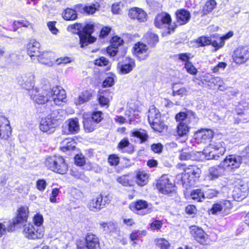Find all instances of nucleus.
<instances>
[{"mask_svg": "<svg viewBox=\"0 0 249 249\" xmlns=\"http://www.w3.org/2000/svg\"><path fill=\"white\" fill-rule=\"evenodd\" d=\"M214 135L210 129H201L194 134V138L198 143H208L211 142Z\"/></svg>", "mask_w": 249, "mask_h": 249, "instance_id": "nucleus-14", "label": "nucleus"}, {"mask_svg": "<svg viewBox=\"0 0 249 249\" xmlns=\"http://www.w3.org/2000/svg\"><path fill=\"white\" fill-rule=\"evenodd\" d=\"M100 228L106 233H114L116 229V225L112 222H104L101 221L99 223Z\"/></svg>", "mask_w": 249, "mask_h": 249, "instance_id": "nucleus-36", "label": "nucleus"}, {"mask_svg": "<svg viewBox=\"0 0 249 249\" xmlns=\"http://www.w3.org/2000/svg\"><path fill=\"white\" fill-rule=\"evenodd\" d=\"M176 15L177 23L180 25L187 23L191 18L190 12L183 9L178 10Z\"/></svg>", "mask_w": 249, "mask_h": 249, "instance_id": "nucleus-28", "label": "nucleus"}, {"mask_svg": "<svg viewBox=\"0 0 249 249\" xmlns=\"http://www.w3.org/2000/svg\"><path fill=\"white\" fill-rule=\"evenodd\" d=\"M145 38L148 45L151 47H155L159 42V38L157 35L148 32L145 35Z\"/></svg>", "mask_w": 249, "mask_h": 249, "instance_id": "nucleus-33", "label": "nucleus"}, {"mask_svg": "<svg viewBox=\"0 0 249 249\" xmlns=\"http://www.w3.org/2000/svg\"><path fill=\"white\" fill-rule=\"evenodd\" d=\"M123 43V40L117 36H114L111 39V46L107 49V53L110 56H115L118 52V48Z\"/></svg>", "mask_w": 249, "mask_h": 249, "instance_id": "nucleus-25", "label": "nucleus"}, {"mask_svg": "<svg viewBox=\"0 0 249 249\" xmlns=\"http://www.w3.org/2000/svg\"><path fill=\"white\" fill-rule=\"evenodd\" d=\"M185 68L187 71L191 74L195 75L197 72V69L190 61L186 62L185 63Z\"/></svg>", "mask_w": 249, "mask_h": 249, "instance_id": "nucleus-52", "label": "nucleus"}, {"mask_svg": "<svg viewBox=\"0 0 249 249\" xmlns=\"http://www.w3.org/2000/svg\"><path fill=\"white\" fill-rule=\"evenodd\" d=\"M35 226L36 228H41L40 226L43 222V216L40 213H36L35 215L33 218Z\"/></svg>", "mask_w": 249, "mask_h": 249, "instance_id": "nucleus-51", "label": "nucleus"}, {"mask_svg": "<svg viewBox=\"0 0 249 249\" xmlns=\"http://www.w3.org/2000/svg\"><path fill=\"white\" fill-rule=\"evenodd\" d=\"M223 83V80L221 77H215L213 76L211 84H208V86L210 88H212L213 86H217L218 85Z\"/></svg>", "mask_w": 249, "mask_h": 249, "instance_id": "nucleus-54", "label": "nucleus"}, {"mask_svg": "<svg viewBox=\"0 0 249 249\" xmlns=\"http://www.w3.org/2000/svg\"><path fill=\"white\" fill-rule=\"evenodd\" d=\"M187 117V112H180L177 114H176L175 116L176 120L177 122H178L179 123H186V120Z\"/></svg>", "mask_w": 249, "mask_h": 249, "instance_id": "nucleus-55", "label": "nucleus"}, {"mask_svg": "<svg viewBox=\"0 0 249 249\" xmlns=\"http://www.w3.org/2000/svg\"><path fill=\"white\" fill-rule=\"evenodd\" d=\"M36 58L38 61L41 64L49 66H51L53 64V62L51 58L50 53H43L42 55L40 54Z\"/></svg>", "mask_w": 249, "mask_h": 249, "instance_id": "nucleus-40", "label": "nucleus"}, {"mask_svg": "<svg viewBox=\"0 0 249 249\" xmlns=\"http://www.w3.org/2000/svg\"><path fill=\"white\" fill-rule=\"evenodd\" d=\"M184 173L182 176L181 181L187 188L194 184L196 179L199 177L201 170L196 166L190 165L184 169Z\"/></svg>", "mask_w": 249, "mask_h": 249, "instance_id": "nucleus-4", "label": "nucleus"}, {"mask_svg": "<svg viewBox=\"0 0 249 249\" xmlns=\"http://www.w3.org/2000/svg\"><path fill=\"white\" fill-rule=\"evenodd\" d=\"M108 161L111 166H116L119 163V158L116 155H110L108 158Z\"/></svg>", "mask_w": 249, "mask_h": 249, "instance_id": "nucleus-56", "label": "nucleus"}, {"mask_svg": "<svg viewBox=\"0 0 249 249\" xmlns=\"http://www.w3.org/2000/svg\"><path fill=\"white\" fill-rule=\"evenodd\" d=\"M75 142L69 139H66L62 142V149L63 151L73 150L75 148Z\"/></svg>", "mask_w": 249, "mask_h": 249, "instance_id": "nucleus-45", "label": "nucleus"}, {"mask_svg": "<svg viewBox=\"0 0 249 249\" xmlns=\"http://www.w3.org/2000/svg\"><path fill=\"white\" fill-rule=\"evenodd\" d=\"M99 5L95 4H91L89 5L83 6L81 4L75 6V8L78 12L82 13H86L88 15L93 14L98 9Z\"/></svg>", "mask_w": 249, "mask_h": 249, "instance_id": "nucleus-29", "label": "nucleus"}, {"mask_svg": "<svg viewBox=\"0 0 249 249\" xmlns=\"http://www.w3.org/2000/svg\"><path fill=\"white\" fill-rule=\"evenodd\" d=\"M185 120L186 121V124H187L191 128L197 124L199 119L196 116L195 112L191 110H188L187 111V117Z\"/></svg>", "mask_w": 249, "mask_h": 249, "instance_id": "nucleus-34", "label": "nucleus"}, {"mask_svg": "<svg viewBox=\"0 0 249 249\" xmlns=\"http://www.w3.org/2000/svg\"><path fill=\"white\" fill-rule=\"evenodd\" d=\"M242 163V157L235 155H230L221 162V166L225 170L231 171L238 169Z\"/></svg>", "mask_w": 249, "mask_h": 249, "instance_id": "nucleus-6", "label": "nucleus"}, {"mask_svg": "<svg viewBox=\"0 0 249 249\" xmlns=\"http://www.w3.org/2000/svg\"><path fill=\"white\" fill-rule=\"evenodd\" d=\"M160 113L154 106L150 107L148 115V122L152 129L158 132H162L165 128L164 123L160 119Z\"/></svg>", "mask_w": 249, "mask_h": 249, "instance_id": "nucleus-3", "label": "nucleus"}, {"mask_svg": "<svg viewBox=\"0 0 249 249\" xmlns=\"http://www.w3.org/2000/svg\"><path fill=\"white\" fill-rule=\"evenodd\" d=\"M91 93L89 91L85 90L80 93L79 97L75 99L74 103L76 105H81L90 100Z\"/></svg>", "mask_w": 249, "mask_h": 249, "instance_id": "nucleus-37", "label": "nucleus"}, {"mask_svg": "<svg viewBox=\"0 0 249 249\" xmlns=\"http://www.w3.org/2000/svg\"><path fill=\"white\" fill-rule=\"evenodd\" d=\"M56 126L55 123L53 122L51 119L47 116L45 118L41 119L40 122L39 129L43 132L52 134L54 132Z\"/></svg>", "mask_w": 249, "mask_h": 249, "instance_id": "nucleus-21", "label": "nucleus"}, {"mask_svg": "<svg viewBox=\"0 0 249 249\" xmlns=\"http://www.w3.org/2000/svg\"><path fill=\"white\" fill-rule=\"evenodd\" d=\"M156 246L158 249H169V243L164 238L158 239L156 241Z\"/></svg>", "mask_w": 249, "mask_h": 249, "instance_id": "nucleus-48", "label": "nucleus"}, {"mask_svg": "<svg viewBox=\"0 0 249 249\" xmlns=\"http://www.w3.org/2000/svg\"><path fill=\"white\" fill-rule=\"evenodd\" d=\"M40 43L35 39H31L27 45V53L31 57L39 56L40 54Z\"/></svg>", "mask_w": 249, "mask_h": 249, "instance_id": "nucleus-24", "label": "nucleus"}, {"mask_svg": "<svg viewBox=\"0 0 249 249\" xmlns=\"http://www.w3.org/2000/svg\"><path fill=\"white\" fill-rule=\"evenodd\" d=\"M232 57L238 64L245 63L249 60V45L240 46L234 51Z\"/></svg>", "mask_w": 249, "mask_h": 249, "instance_id": "nucleus-7", "label": "nucleus"}, {"mask_svg": "<svg viewBox=\"0 0 249 249\" xmlns=\"http://www.w3.org/2000/svg\"><path fill=\"white\" fill-rule=\"evenodd\" d=\"M102 112L100 111H94L92 113L90 119H92L96 124H98L103 119Z\"/></svg>", "mask_w": 249, "mask_h": 249, "instance_id": "nucleus-50", "label": "nucleus"}, {"mask_svg": "<svg viewBox=\"0 0 249 249\" xmlns=\"http://www.w3.org/2000/svg\"><path fill=\"white\" fill-rule=\"evenodd\" d=\"M11 128L9 124L0 125V138L7 139L11 134Z\"/></svg>", "mask_w": 249, "mask_h": 249, "instance_id": "nucleus-42", "label": "nucleus"}, {"mask_svg": "<svg viewBox=\"0 0 249 249\" xmlns=\"http://www.w3.org/2000/svg\"><path fill=\"white\" fill-rule=\"evenodd\" d=\"M174 184L169 180L166 175L162 176L158 181L157 187L160 192L168 194L174 190Z\"/></svg>", "mask_w": 249, "mask_h": 249, "instance_id": "nucleus-17", "label": "nucleus"}, {"mask_svg": "<svg viewBox=\"0 0 249 249\" xmlns=\"http://www.w3.org/2000/svg\"><path fill=\"white\" fill-rule=\"evenodd\" d=\"M190 233L195 239L202 245H207L209 243L208 235L201 229L196 226L190 227Z\"/></svg>", "mask_w": 249, "mask_h": 249, "instance_id": "nucleus-12", "label": "nucleus"}, {"mask_svg": "<svg viewBox=\"0 0 249 249\" xmlns=\"http://www.w3.org/2000/svg\"><path fill=\"white\" fill-rule=\"evenodd\" d=\"M249 188L246 184H239L235 186L233 191V197L237 201L245 198L248 194Z\"/></svg>", "mask_w": 249, "mask_h": 249, "instance_id": "nucleus-18", "label": "nucleus"}, {"mask_svg": "<svg viewBox=\"0 0 249 249\" xmlns=\"http://www.w3.org/2000/svg\"><path fill=\"white\" fill-rule=\"evenodd\" d=\"M64 112L62 110H55L47 116L57 126L64 120Z\"/></svg>", "mask_w": 249, "mask_h": 249, "instance_id": "nucleus-30", "label": "nucleus"}, {"mask_svg": "<svg viewBox=\"0 0 249 249\" xmlns=\"http://www.w3.org/2000/svg\"><path fill=\"white\" fill-rule=\"evenodd\" d=\"M129 17L133 19H136L138 21L142 22L146 20L147 15L146 13L142 9L139 8H133L129 11Z\"/></svg>", "mask_w": 249, "mask_h": 249, "instance_id": "nucleus-23", "label": "nucleus"}, {"mask_svg": "<svg viewBox=\"0 0 249 249\" xmlns=\"http://www.w3.org/2000/svg\"><path fill=\"white\" fill-rule=\"evenodd\" d=\"M80 130L77 118H72L66 121L62 125V133L64 134H75Z\"/></svg>", "mask_w": 249, "mask_h": 249, "instance_id": "nucleus-13", "label": "nucleus"}, {"mask_svg": "<svg viewBox=\"0 0 249 249\" xmlns=\"http://www.w3.org/2000/svg\"><path fill=\"white\" fill-rule=\"evenodd\" d=\"M132 136L139 139L140 143H142L147 141L148 136L144 130H134L131 132Z\"/></svg>", "mask_w": 249, "mask_h": 249, "instance_id": "nucleus-39", "label": "nucleus"}, {"mask_svg": "<svg viewBox=\"0 0 249 249\" xmlns=\"http://www.w3.org/2000/svg\"><path fill=\"white\" fill-rule=\"evenodd\" d=\"M45 164L49 169L60 174H64L68 170V166L64 159L60 156L47 158Z\"/></svg>", "mask_w": 249, "mask_h": 249, "instance_id": "nucleus-2", "label": "nucleus"}, {"mask_svg": "<svg viewBox=\"0 0 249 249\" xmlns=\"http://www.w3.org/2000/svg\"><path fill=\"white\" fill-rule=\"evenodd\" d=\"M108 63V60L103 56L95 60V64L99 66H107Z\"/></svg>", "mask_w": 249, "mask_h": 249, "instance_id": "nucleus-63", "label": "nucleus"}, {"mask_svg": "<svg viewBox=\"0 0 249 249\" xmlns=\"http://www.w3.org/2000/svg\"><path fill=\"white\" fill-rule=\"evenodd\" d=\"M23 232L26 237L30 239H40L44 235L42 228H36L31 223L24 225Z\"/></svg>", "mask_w": 249, "mask_h": 249, "instance_id": "nucleus-11", "label": "nucleus"}, {"mask_svg": "<svg viewBox=\"0 0 249 249\" xmlns=\"http://www.w3.org/2000/svg\"><path fill=\"white\" fill-rule=\"evenodd\" d=\"M190 196L194 200L197 202L202 201L205 198L204 193L200 189H196L192 191Z\"/></svg>", "mask_w": 249, "mask_h": 249, "instance_id": "nucleus-43", "label": "nucleus"}, {"mask_svg": "<svg viewBox=\"0 0 249 249\" xmlns=\"http://www.w3.org/2000/svg\"><path fill=\"white\" fill-rule=\"evenodd\" d=\"M171 22V18L169 14L161 13L156 16L154 23L156 27L162 28L169 26Z\"/></svg>", "mask_w": 249, "mask_h": 249, "instance_id": "nucleus-22", "label": "nucleus"}, {"mask_svg": "<svg viewBox=\"0 0 249 249\" xmlns=\"http://www.w3.org/2000/svg\"><path fill=\"white\" fill-rule=\"evenodd\" d=\"M188 91L185 88H181L179 89L175 90V89L173 90V95L175 96L177 95H178L180 97H183L184 96H185L187 94Z\"/></svg>", "mask_w": 249, "mask_h": 249, "instance_id": "nucleus-58", "label": "nucleus"}, {"mask_svg": "<svg viewBox=\"0 0 249 249\" xmlns=\"http://www.w3.org/2000/svg\"><path fill=\"white\" fill-rule=\"evenodd\" d=\"M117 181L124 186H127L129 185L128 177L127 175H124L119 177L117 179Z\"/></svg>", "mask_w": 249, "mask_h": 249, "instance_id": "nucleus-59", "label": "nucleus"}, {"mask_svg": "<svg viewBox=\"0 0 249 249\" xmlns=\"http://www.w3.org/2000/svg\"><path fill=\"white\" fill-rule=\"evenodd\" d=\"M110 202L109 198L107 196L97 195L90 199L88 204V207L90 210L93 212H98L104 208L107 204Z\"/></svg>", "mask_w": 249, "mask_h": 249, "instance_id": "nucleus-5", "label": "nucleus"}, {"mask_svg": "<svg viewBox=\"0 0 249 249\" xmlns=\"http://www.w3.org/2000/svg\"><path fill=\"white\" fill-rule=\"evenodd\" d=\"M232 208V205L229 200H224L220 201L214 203L210 212L213 214H221L222 215H226L229 213Z\"/></svg>", "mask_w": 249, "mask_h": 249, "instance_id": "nucleus-8", "label": "nucleus"}, {"mask_svg": "<svg viewBox=\"0 0 249 249\" xmlns=\"http://www.w3.org/2000/svg\"><path fill=\"white\" fill-rule=\"evenodd\" d=\"M71 195L73 198L77 200L81 199L84 197L83 192L81 190L76 189L72 191Z\"/></svg>", "mask_w": 249, "mask_h": 249, "instance_id": "nucleus-62", "label": "nucleus"}, {"mask_svg": "<svg viewBox=\"0 0 249 249\" xmlns=\"http://www.w3.org/2000/svg\"><path fill=\"white\" fill-rule=\"evenodd\" d=\"M29 210L27 207H21L18 210V213L15 219L19 224H23L27 221Z\"/></svg>", "mask_w": 249, "mask_h": 249, "instance_id": "nucleus-31", "label": "nucleus"}, {"mask_svg": "<svg viewBox=\"0 0 249 249\" xmlns=\"http://www.w3.org/2000/svg\"><path fill=\"white\" fill-rule=\"evenodd\" d=\"M83 123L84 129L88 132L93 131L97 127V124L89 117L86 118L84 117Z\"/></svg>", "mask_w": 249, "mask_h": 249, "instance_id": "nucleus-35", "label": "nucleus"}, {"mask_svg": "<svg viewBox=\"0 0 249 249\" xmlns=\"http://www.w3.org/2000/svg\"><path fill=\"white\" fill-rule=\"evenodd\" d=\"M216 5V2L214 0H209L207 1L203 9L204 14H207L213 11V10L215 7Z\"/></svg>", "mask_w": 249, "mask_h": 249, "instance_id": "nucleus-47", "label": "nucleus"}, {"mask_svg": "<svg viewBox=\"0 0 249 249\" xmlns=\"http://www.w3.org/2000/svg\"><path fill=\"white\" fill-rule=\"evenodd\" d=\"M75 163L76 165L81 166L85 164L86 160L82 155L77 154L75 156Z\"/></svg>", "mask_w": 249, "mask_h": 249, "instance_id": "nucleus-61", "label": "nucleus"}, {"mask_svg": "<svg viewBox=\"0 0 249 249\" xmlns=\"http://www.w3.org/2000/svg\"><path fill=\"white\" fill-rule=\"evenodd\" d=\"M19 224L18 222L14 218L12 221H9L8 222H4L2 223V227L5 229V232L7 231L8 232H12L15 230V226Z\"/></svg>", "mask_w": 249, "mask_h": 249, "instance_id": "nucleus-46", "label": "nucleus"}, {"mask_svg": "<svg viewBox=\"0 0 249 249\" xmlns=\"http://www.w3.org/2000/svg\"><path fill=\"white\" fill-rule=\"evenodd\" d=\"M134 66V61L132 59H129L127 63L120 64L118 66V68L119 69L120 72L121 74H125L131 71Z\"/></svg>", "mask_w": 249, "mask_h": 249, "instance_id": "nucleus-32", "label": "nucleus"}, {"mask_svg": "<svg viewBox=\"0 0 249 249\" xmlns=\"http://www.w3.org/2000/svg\"><path fill=\"white\" fill-rule=\"evenodd\" d=\"M190 127L186 123H178L177 127V133L180 137L184 136L187 134Z\"/></svg>", "mask_w": 249, "mask_h": 249, "instance_id": "nucleus-44", "label": "nucleus"}, {"mask_svg": "<svg viewBox=\"0 0 249 249\" xmlns=\"http://www.w3.org/2000/svg\"><path fill=\"white\" fill-rule=\"evenodd\" d=\"M151 150L155 153H160L163 149L162 145L160 143L153 144L151 146Z\"/></svg>", "mask_w": 249, "mask_h": 249, "instance_id": "nucleus-64", "label": "nucleus"}, {"mask_svg": "<svg viewBox=\"0 0 249 249\" xmlns=\"http://www.w3.org/2000/svg\"><path fill=\"white\" fill-rule=\"evenodd\" d=\"M85 244L90 249H100L99 239L96 235L88 233L85 237Z\"/></svg>", "mask_w": 249, "mask_h": 249, "instance_id": "nucleus-27", "label": "nucleus"}, {"mask_svg": "<svg viewBox=\"0 0 249 249\" xmlns=\"http://www.w3.org/2000/svg\"><path fill=\"white\" fill-rule=\"evenodd\" d=\"M76 9L73 10L71 8L66 9L62 13V17L66 20H73L77 18V15Z\"/></svg>", "mask_w": 249, "mask_h": 249, "instance_id": "nucleus-38", "label": "nucleus"}, {"mask_svg": "<svg viewBox=\"0 0 249 249\" xmlns=\"http://www.w3.org/2000/svg\"><path fill=\"white\" fill-rule=\"evenodd\" d=\"M218 194V191L215 189H208L205 191L204 195L205 198H212L216 196Z\"/></svg>", "mask_w": 249, "mask_h": 249, "instance_id": "nucleus-60", "label": "nucleus"}, {"mask_svg": "<svg viewBox=\"0 0 249 249\" xmlns=\"http://www.w3.org/2000/svg\"><path fill=\"white\" fill-rule=\"evenodd\" d=\"M197 43L200 46H205L211 44V40L208 37L202 36L197 39Z\"/></svg>", "mask_w": 249, "mask_h": 249, "instance_id": "nucleus-53", "label": "nucleus"}, {"mask_svg": "<svg viewBox=\"0 0 249 249\" xmlns=\"http://www.w3.org/2000/svg\"><path fill=\"white\" fill-rule=\"evenodd\" d=\"M35 75L31 73L26 74L24 76L21 77V80H18V84L22 88L26 89L29 92L35 90Z\"/></svg>", "mask_w": 249, "mask_h": 249, "instance_id": "nucleus-19", "label": "nucleus"}, {"mask_svg": "<svg viewBox=\"0 0 249 249\" xmlns=\"http://www.w3.org/2000/svg\"><path fill=\"white\" fill-rule=\"evenodd\" d=\"M129 208L133 212L138 211L137 213L142 215L150 213L153 211L152 205L142 199L131 203Z\"/></svg>", "mask_w": 249, "mask_h": 249, "instance_id": "nucleus-9", "label": "nucleus"}, {"mask_svg": "<svg viewBox=\"0 0 249 249\" xmlns=\"http://www.w3.org/2000/svg\"><path fill=\"white\" fill-rule=\"evenodd\" d=\"M133 50L134 54L140 61L146 59L150 52L147 46L141 42L136 43L133 47Z\"/></svg>", "mask_w": 249, "mask_h": 249, "instance_id": "nucleus-16", "label": "nucleus"}, {"mask_svg": "<svg viewBox=\"0 0 249 249\" xmlns=\"http://www.w3.org/2000/svg\"><path fill=\"white\" fill-rule=\"evenodd\" d=\"M227 64L224 62H220L216 66L212 67L211 70L213 73H218L220 71H224L227 67Z\"/></svg>", "mask_w": 249, "mask_h": 249, "instance_id": "nucleus-49", "label": "nucleus"}, {"mask_svg": "<svg viewBox=\"0 0 249 249\" xmlns=\"http://www.w3.org/2000/svg\"><path fill=\"white\" fill-rule=\"evenodd\" d=\"M50 95H48L50 99V102H53L55 105H58L63 102L66 97L65 90L61 87L55 86L48 91Z\"/></svg>", "mask_w": 249, "mask_h": 249, "instance_id": "nucleus-10", "label": "nucleus"}, {"mask_svg": "<svg viewBox=\"0 0 249 249\" xmlns=\"http://www.w3.org/2000/svg\"><path fill=\"white\" fill-rule=\"evenodd\" d=\"M71 28L75 30L74 32L77 31L81 48L95 41L96 38L91 36L94 31L93 24H87L83 26L82 24L75 23L71 25Z\"/></svg>", "mask_w": 249, "mask_h": 249, "instance_id": "nucleus-1", "label": "nucleus"}, {"mask_svg": "<svg viewBox=\"0 0 249 249\" xmlns=\"http://www.w3.org/2000/svg\"><path fill=\"white\" fill-rule=\"evenodd\" d=\"M225 170L223 167L221 163L219 166L211 167L209 169L208 178L209 179L213 180L224 175Z\"/></svg>", "mask_w": 249, "mask_h": 249, "instance_id": "nucleus-26", "label": "nucleus"}, {"mask_svg": "<svg viewBox=\"0 0 249 249\" xmlns=\"http://www.w3.org/2000/svg\"><path fill=\"white\" fill-rule=\"evenodd\" d=\"M47 186V183L45 180L43 179H38L36 181V186L37 189L41 192H43Z\"/></svg>", "mask_w": 249, "mask_h": 249, "instance_id": "nucleus-57", "label": "nucleus"}, {"mask_svg": "<svg viewBox=\"0 0 249 249\" xmlns=\"http://www.w3.org/2000/svg\"><path fill=\"white\" fill-rule=\"evenodd\" d=\"M31 98L34 102L38 104H44L46 102H50V99L48 97V90H42L39 92L38 89L36 88L29 92Z\"/></svg>", "mask_w": 249, "mask_h": 249, "instance_id": "nucleus-15", "label": "nucleus"}, {"mask_svg": "<svg viewBox=\"0 0 249 249\" xmlns=\"http://www.w3.org/2000/svg\"><path fill=\"white\" fill-rule=\"evenodd\" d=\"M136 178L137 184L143 186L147 183L148 176L143 171H138L137 172Z\"/></svg>", "mask_w": 249, "mask_h": 249, "instance_id": "nucleus-41", "label": "nucleus"}, {"mask_svg": "<svg viewBox=\"0 0 249 249\" xmlns=\"http://www.w3.org/2000/svg\"><path fill=\"white\" fill-rule=\"evenodd\" d=\"M210 147L213 151H212L210 153H213L212 159L214 160H217V158L220 155H223L226 149L225 147V143L223 142L218 141L214 142L213 143L210 144Z\"/></svg>", "mask_w": 249, "mask_h": 249, "instance_id": "nucleus-20", "label": "nucleus"}]
</instances>
